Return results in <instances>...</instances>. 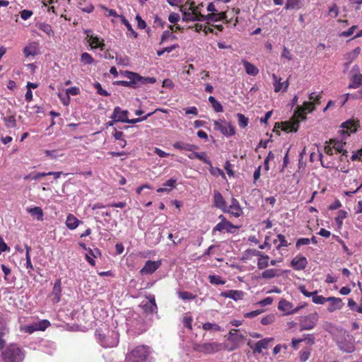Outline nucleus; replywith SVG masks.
<instances>
[{
    "label": "nucleus",
    "mask_w": 362,
    "mask_h": 362,
    "mask_svg": "<svg viewBox=\"0 0 362 362\" xmlns=\"http://www.w3.org/2000/svg\"><path fill=\"white\" fill-rule=\"evenodd\" d=\"M25 351L15 343L10 344L1 352V362H23Z\"/></svg>",
    "instance_id": "nucleus-1"
},
{
    "label": "nucleus",
    "mask_w": 362,
    "mask_h": 362,
    "mask_svg": "<svg viewBox=\"0 0 362 362\" xmlns=\"http://www.w3.org/2000/svg\"><path fill=\"white\" fill-rule=\"evenodd\" d=\"M95 335L101 346L105 348L116 346L119 342V334L113 330H106L105 332L101 329H97Z\"/></svg>",
    "instance_id": "nucleus-2"
},
{
    "label": "nucleus",
    "mask_w": 362,
    "mask_h": 362,
    "mask_svg": "<svg viewBox=\"0 0 362 362\" xmlns=\"http://www.w3.org/2000/svg\"><path fill=\"white\" fill-rule=\"evenodd\" d=\"M150 353L151 350L148 346H138L127 354L125 362H146Z\"/></svg>",
    "instance_id": "nucleus-3"
},
{
    "label": "nucleus",
    "mask_w": 362,
    "mask_h": 362,
    "mask_svg": "<svg viewBox=\"0 0 362 362\" xmlns=\"http://www.w3.org/2000/svg\"><path fill=\"white\" fill-rule=\"evenodd\" d=\"M182 13V20L184 21H204V16L202 15L197 10V7L194 6V3H190L187 7V3L180 8Z\"/></svg>",
    "instance_id": "nucleus-4"
},
{
    "label": "nucleus",
    "mask_w": 362,
    "mask_h": 362,
    "mask_svg": "<svg viewBox=\"0 0 362 362\" xmlns=\"http://www.w3.org/2000/svg\"><path fill=\"white\" fill-rule=\"evenodd\" d=\"M337 344L339 349L345 353H353L356 350V341L354 337L346 332L337 339Z\"/></svg>",
    "instance_id": "nucleus-5"
},
{
    "label": "nucleus",
    "mask_w": 362,
    "mask_h": 362,
    "mask_svg": "<svg viewBox=\"0 0 362 362\" xmlns=\"http://www.w3.org/2000/svg\"><path fill=\"white\" fill-rule=\"evenodd\" d=\"M317 320L318 315L317 313H313L309 315L302 317L299 320L300 331L313 329L315 327Z\"/></svg>",
    "instance_id": "nucleus-6"
},
{
    "label": "nucleus",
    "mask_w": 362,
    "mask_h": 362,
    "mask_svg": "<svg viewBox=\"0 0 362 362\" xmlns=\"http://www.w3.org/2000/svg\"><path fill=\"white\" fill-rule=\"evenodd\" d=\"M214 129L219 130L226 136H231L235 134L234 127L230 123L226 122L224 119L214 121Z\"/></svg>",
    "instance_id": "nucleus-7"
},
{
    "label": "nucleus",
    "mask_w": 362,
    "mask_h": 362,
    "mask_svg": "<svg viewBox=\"0 0 362 362\" xmlns=\"http://www.w3.org/2000/svg\"><path fill=\"white\" fill-rule=\"evenodd\" d=\"M315 110V106L312 102H304L303 105L297 106L295 111L294 115L299 118L301 121L306 119V112H312Z\"/></svg>",
    "instance_id": "nucleus-8"
},
{
    "label": "nucleus",
    "mask_w": 362,
    "mask_h": 362,
    "mask_svg": "<svg viewBox=\"0 0 362 362\" xmlns=\"http://www.w3.org/2000/svg\"><path fill=\"white\" fill-rule=\"evenodd\" d=\"M223 345L218 342H206L199 344L197 346L196 350L206 354H210L218 352L221 350Z\"/></svg>",
    "instance_id": "nucleus-9"
},
{
    "label": "nucleus",
    "mask_w": 362,
    "mask_h": 362,
    "mask_svg": "<svg viewBox=\"0 0 362 362\" xmlns=\"http://www.w3.org/2000/svg\"><path fill=\"white\" fill-rule=\"evenodd\" d=\"M359 126L358 121L354 119H349L342 123L340 130L341 134L344 138V135L349 136L351 133L355 132Z\"/></svg>",
    "instance_id": "nucleus-10"
},
{
    "label": "nucleus",
    "mask_w": 362,
    "mask_h": 362,
    "mask_svg": "<svg viewBox=\"0 0 362 362\" xmlns=\"http://www.w3.org/2000/svg\"><path fill=\"white\" fill-rule=\"evenodd\" d=\"M300 121L301 120L293 115L290 121L281 123V129L286 132H296L299 128Z\"/></svg>",
    "instance_id": "nucleus-11"
},
{
    "label": "nucleus",
    "mask_w": 362,
    "mask_h": 362,
    "mask_svg": "<svg viewBox=\"0 0 362 362\" xmlns=\"http://www.w3.org/2000/svg\"><path fill=\"white\" fill-rule=\"evenodd\" d=\"M161 265V261H151L148 260L146 262L144 267L140 270L142 275L151 274L155 272Z\"/></svg>",
    "instance_id": "nucleus-12"
},
{
    "label": "nucleus",
    "mask_w": 362,
    "mask_h": 362,
    "mask_svg": "<svg viewBox=\"0 0 362 362\" xmlns=\"http://www.w3.org/2000/svg\"><path fill=\"white\" fill-rule=\"evenodd\" d=\"M352 71L355 73L351 78V83L349 84V88H357L360 86H362V74L359 72V67L358 65H355L353 67Z\"/></svg>",
    "instance_id": "nucleus-13"
},
{
    "label": "nucleus",
    "mask_w": 362,
    "mask_h": 362,
    "mask_svg": "<svg viewBox=\"0 0 362 362\" xmlns=\"http://www.w3.org/2000/svg\"><path fill=\"white\" fill-rule=\"evenodd\" d=\"M85 33H86L87 37L89 38L88 41L92 49L100 48L101 50L104 49L105 44L102 38L92 35L91 30H85Z\"/></svg>",
    "instance_id": "nucleus-14"
},
{
    "label": "nucleus",
    "mask_w": 362,
    "mask_h": 362,
    "mask_svg": "<svg viewBox=\"0 0 362 362\" xmlns=\"http://www.w3.org/2000/svg\"><path fill=\"white\" fill-rule=\"evenodd\" d=\"M122 74L129 79L130 87L137 88L141 86L140 75L129 71H125Z\"/></svg>",
    "instance_id": "nucleus-15"
},
{
    "label": "nucleus",
    "mask_w": 362,
    "mask_h": 362,
    "mask_svg": "<svg viewBox=\"0 0 362 362\" xmlns=\"http://www.w3.org/2000/svg\"><path fill=\"white\" fill-rule=\"evenodd\" d=\"M301 307L293 308V305L289 301L284 299L281 300L279 303L278 308L286 313V315L297 313Z\"/></svg>",
    "instance_id": "nucleus-16"
},
{
    "label": "nucleus",
    "mask_w": 362,
    "mask_h": 362,
    "mask_svg": "<svg viewBox=\"0 0 362 362\" xmlns=\"http://www.w3.org/2000/svg\"><path fill=\"white\" fill-rule=\"evenodd\" d=\"M308 264V260L306 257L298 255H296L291 262V266L295 270H303L305 269Z\"/></svg>",
    "instance_id": "nucleus-17"
},
{
    "label": "nucleus",
    "mask_w": 362,
    "mask_h": 362,
    "mask_svg": "<svg viewBox=\"0 0 362 362\" xmlns=\"http://www.w3.org/2000/svg\"><path fill=\"white\" fill-rule=\"evenodd\" d=\"M128 115L129 112L127 110H123L119 107H115L111 119H115V121L126 123L128 119Z\"/></svg>",
    "instance_id": "nucleus-18"
},
{
    "label": "nucleus",
    "mask_w": 362,
    "mask_h": 362,
    "mask_svg": "<svg viewBox=\"0 0 362 362\" xmlns=\"http://www.w3.org/2000/svg\"><path fill=\"white\" fill-rule=\"evenodd\" d=\"M329 144L332 145V148L337 153H341V156H347V151L344 148L346 146V142L342 141V140L339 139H330L329 141ZM341 160H342V157H341Z\"/></svg>",
    "instance_id": "nucleus-19"
},
{
    "label": "nucleus",
    "mask_w": 362,
    "mask_h": 362,
    "mask_svg": "<svg viewBox=\"0 0 362 362\" xmlns=\"http://www.w3.org/2000/svg\"><path fill=\"white\" fill-rule=\"evenodd\" d=\"M226 211L235 217H239L243 213L242 208L238 201L235 198H231L230 204L228 206H227Z\"/></svg>",
    "instance_id": "nucleus-20"
},
{
    "label": "nucleus",
    "mask_w": 362,
    "mask_h": 362,
    "mask_svg": "<svg viewBox=\"0 0 362 362\" xmlns=\"http://www.w3.org/2000/svg\"><path fill=\"white\" fill-rule=\"evenodd\" d=\"M214 204L223 211H226L227 204L222 194L217 190L214 192Z\"/></svg>",
    "instance_id": "nucleus-21"
},
{
    "label": "nucleus",
    "mask_w": 362,
    "mask_h": 362,
    "mask_svg": "<svg viewBox=\"0 0 362 362\" xmlns=\"http://www.w3.org/2000/svg\"><path fill=\"white\" fill-rule=\"evenodd\" d=\"M272 78L274 80V91L276 93H278L279 91H281V90L285 92L288 89V81L286 80L284 82H281V78H278L276 74H273L272 75Z\"/></svg>",
    "instance_id": "nucleus-22"
},
{
    "label": "nucleus",
    "mask_w": 362,
    "mask_h": 362,
    "mask_svg": "<svg viewBox=\"0 0 362 362\" xmlns=\"http://www.w3.org/2000/svg\"><path fill=\"white\" fill-rule=\"evenodd\" d=\"M221 296L225 298H231L237 301L243 298L244 292L238 290H230L222 292Z\"/></svg>",
    "instance_id": "nucleus-23"
},
{
    "label": "nucleus",
    "mask_w": 362,
    "mask_h": 362,
    "mask_svg": "<svg viewBox=\"0 0 362 362\" xmlns=\"http://www.w3.org/2000/svg\"><path fill=\"white\" fill-rule=\"evenodd\" d=\"M61 292V279H57L54 284V287L51 293L52 300L54 303H58L60 300Z\"/></svg>",
    "instance_id": "nucleus-24"
},
{
    "label": "nucleus",
    "mask_w": 362,
    "mask_h": 362,
    "mask_svg": "<svg viewBox=\"0 0 362 362\" xmlns=\"http://www.w3.org/2000/svg\"><path fill=\"white\" fill-rule=\"evenodd\" d=\"M148 302L144 305V309L145 312L148 313H157V305L156 303V300L154 296H151L148 298Z\"/></svg>",
    "instance_id": "nucleus-25"
},
{
    "label": "nucleus",
    "mask_w": 362,
    "mask_h": 362,
    "mask_svg": "<svg viewBox=\"0 0 362 362\" xmlns=\"http://www.w3.org/2000/svg\"><path fill=\"white\" fill-rule=\"evenodd\" d=\"M273 341V338H265L259 341H257L255 344V348L254 349L255 352L258 354L262 353L263 349H267L269 342Z\"/></svg>",
    "instance_id": "nucleus-26"
},
{
    "label": "nucleus",
    "mask_w": 362,
    "mask_h": 362,
    "mask_svg": "<svg viewBox=\"0 0 362 362\" xmlns=\"http://www.w3.org/2000/svg\"><path fill=\"white\" fill-rule=\"evenodd\" d=\"M173 146H174V148H175L177 149L184 150V151H193L194 150L198 149V146L196 145L180 142V141L175 142L173 144Z\"/></svg>",
    "instance_id": "nucleus-27"
},
{
    "label": "nucleus",
    "mask_w": 362,
    "mask_h": 362,
    "mask_svg": "<svg viewBox=\"0 0 362 362\" xmlns=\"http://www.w3.org/2000/svg\"><path fill=\"white\" fill-rule=\"evenodd\" d=\"M243 64L244 65L246 73L250 76H257L259 73V69L252 63L243 60Z\"/></svg>",
    "instance_id": "nucleus-28"
},
{
    "label": "nucleus",
    "mask_w": 362,
    "mask_h": 362,
    "mask_svg": "<svg viewBox=\"0 0 362 362\" xmlns=\"http://www.w3.org/2000/svg\"><path fill=\"white\" fill-rule=\"evenodd\" d=\"M187 157L189 159H194L197 158L202 161H203L204 163L211 165V161L209 160V158L206 157V154L205 152H193L187 156Z\"/></svg>",
    "instance_id": "nucleus-29"
},
{
    "label": "nucleus",
    "mask_w": 362,
    "mask_h": 362,
    "mask_svg": "<svg viewBox=\"0 0 362 362\" xmlns=\"http://www.w3.org/2000/svg\"><path fill=\"white\" fill-rule=\"evenodd\" d=\"M23 54L25 57L35 56L37 54V46L35 42L29 44L23 49Z\"/></svg>",
    "instance_id": "nucleus-30"
},
{
    "label": "nucleus",
    "mask_w": 362,
    "mask_h": 362,
    "mask_svg": "<svg viewBox=\"0 0 362 362\" xmlns=\"http://www.w3.org/2000/svg\"><path fill=\"white\" fill-rule=\"evenodd\" d=\"M100 255V252L98 249L96 248L94 250H91V249L88 248V253L86 254V259L90 265L95 266V262L93 258V257L95 258V257H97L98 255Z\"/></svg>",
    "instance_id": "nucleus-31"
},
{
    "label": "nucleus",
    "mask_w": 362,
    "mask_h": 362,
    "mask_svg": "<svg viewBox=\"0 0 362 362\" xmlns=\"http://www.w3.org/2000/svg\"><path fill=\"white\" fill-rule=\"evenodd\" d=\"M361 53L360 47H356L351 52L346 53L344 56L345 59L347 61L346 65L351 64L354 59H356L359 54Z\"/></svg>",
    "instance_id": "nucleus-32"
},
{
    "label": "nucleus",
    "mask_w": 362,
    "mask_h": 362,
    "mask_svg": "<svg viewBox=\"0 0 362 362\" xmlns=\"http://www.w3.org/2000/svg\"><path fill=\"white\" fill-rule=\"evenodd\" d=\"M226 14L225 13H212L207 16H204V21L211 20L212 21H218L221 20H226Z\"/></svg>",
    "instance_id": "nucleus-33"
},
{
    "label": "nucleus",
    "mask_w": 362,
    "mask_h": 362,
    "mask_svg": "<svg viewBox=\"0 0 362 362\" xmlns=\"http://www.w3.org/2000/svg\"><path fill=\"white\" fill-rule=\"evenodd\" d=\"M303 6L301 0H286L284 8L286 10L300 9Z\"/></svg>",
    "instance_id": "nucleus-34"
},
{
    "label": "nucleus",
    "mask_w": 362,
    "mask_h": 362,
    "mask_svg": "<svg viewBox=\"0 0 362 362\" xmlns=\"http://www.w3.org/2000/svg\"><path fill=\"white\" fill-rule=\"evenodd\" d=\"M344 303L341 298H337L336 300L332 302L327 308V310L329 313H333L335 310H340L342 308Z\"/></svg>",
    "instance_id": "nucleus-35"
},
{
    "label": "nucleus",
    "mask_w": 362,
    "mask_h": 362,
    "mask_svg": "<svg viewBox=\"0 0 362 362\" xmlns=\"http://www.w3.org/2000/svg\"><path fill=\"white\" fill-rule=\"evenodd\" d=\"M209 101L216 112H221L223 111L222 105L217 101L214 96H209Z\"/></svg>",
    "instance_id": "nucleus-36"
},
{
    "label": "nucleus",
    "mask_w": 362,
    "mask_h": 362,
    "mask_svg": "<svg viewBox=\"0 0 362 362\" xmlns=\"http://www.w3.org/2000/svg\"><path fill=\"white\" fill-rule=\"evenodd\" d=\"M279 274L278 270L275 269H269L264 271L262 274V277L264 279H272L278 276Z\"/></svg>",
    "instance_id": "nucleus-37"
},
{
    "label": "nucleus",
    "mask_w": 362,
    "mask_h": 362,
    "mask_svg": "<svg viewBox=\"0 0 362 362\" xmlns=\"http://www.w3.org/2000/svg\"><path fill=\"white\" fill-rule=\"evenodd\" d=\"M5 125L8 128H13L16 126V118L13 115H9L3 118Z\"/></svg>",
    "instance_id": "nucleus-38"
},
{
    "label": "nucleus",
    "mask_w": 362,
    "mask_h": 362,
    "mask_svg": "<svg viewBox=\"0 0 362 362\" xmlns=\"http://www.w3.org/2000/svg\"><path fill=\"white\" fill-rule=\"evenodd\" d=\"M28 211L32 216L35 217L37 220L42 219L43 213L40 207L35 206L34 208H31Z\"/></svg>",
    "instance_id": "nucleus-39"
},
{
    "label": "nucleus",
    "mask_w": 362,
    "mask_h": 362,
    "mask_svg": "<svg viewBox=\"0 0 362 362\" xmlns=\"http://www.w3.org/2000/svg\"><path fill=\"white\" fill-rule=\"evenodd\" d=\"M80 221L74 215L69 214L66 221V226H78Z\"/></svg>",
    "instance_id": "nucleus-40"
},
{
    "label": "nucleus",
    "mask_w": 362,
    "mask_h": 362,
    "mask_svg": "<svg viewBox=\"0 0 362 362\" xmlns=\"http://www.w3.org/2000/svg\"><path fill=\"white\" fill-rule=\"evenodd\" d=\"M8 333V328L7 327H0V349H2L6 344V341L3 337Z\"/></svg>",
    "instance_id": "nucleus-41"
},
{
    "label": "nucleus",
    "mask_w": 362,
    "mask_h": 362,
    "mask_svg": "<svg viewBox=\"0 0 362 362\" xmlns=\"http://www.w3.org/2000/svg\"><path fill=\"white\" fill-rule=\"evenodd\" d=\"M209 279L210 283L214 285H223L226 283V281L218 275H209Z\"/></svg>",
    "instance_id": "nucleus-42"
},
{
    "label": "nucleus",
    "mask_w": 362,
    "mask_h": 362,
    "mask_svg": "<svg viewBox=\"0 0 362 362\" xmlns=\"http://www.w3.org/2000/svg\"><path fill=\"white\" fill-rule=\"evenodd\" d=\"M269 256L265 255L262 258H259L257 261V267L259 269H263L269 266Z\"/></svg>",
    "instance_id": "nucleus-43"
},
{
    "label": "nucleus",
    "mask_w": 362,
    "mask_h": 362,
    "mask_svg": "<svg viewBox=\"0 0 362 362\" xmlns=\"http://www.w3.org/2000/svg\"><path fill=\"white\" fill-rule=\"evenodd\" d=\"M38 28L47 34L48 35H51L53 33V30L50 25L45 23H40L37 25Z\"/></svg>",
    "instance_id": "nucleus-44"
},
{
    "label": "nucleus",
    "mask_w": 362,
    "mask_h": 362,
    "mask_svg": "<svg viewBox=\"0 0 362 362\" xmlns=\"http://www.w3.org/2000/svg\"><path fill=\"white\" fill-rule=\"evenodd\" d=\"M177 294H178V296L184 300H194L196 298L195 295H193L192 293H191L188 291H179L177 293Z\"/></svg>",
    "instance_id": "nucleus-45"
},
{
    "label": "nucleus",
    "mask_w": 362,
    "mask_h": 362,
    "mask_svg": "<svg viewBox=\"0 0 362 362\" xmlns=\"http://www.w3.org/2000/svg\"><path fill=\"white\" fill-rule=\"evenodd\" d=\"M94 59L91 55L87 52H83L81 56V62L83 64H90L93 62Z\"/></svg>",
    "instance_id": "nucleus-46"
},
{
    "label": "nucleus",
    "mask_w": 362,
    "mask_h": 362,
    "mask_svg": "<svg viewBox=\"0 0 362 362\" xmlns=\"http://www.w3.org/2000/svg\"><path fill=\"white\" fill-rule=\"evenodd\" d=\"M238 124L241 128H245L248 124V118L241 113L237 114Z\"/></svg>",
    "instance_id": "nucleus-47"
},
{
    "label": "nucleus",
    "mask_w": 362,
    "mask_h": 362,
    "mask_svg": "<svg viewBox=\"0 0 362 362\" xmlns=\"http://www.w3.org/2000/svg\"><path fill=\"white\" fill-rule=\"evenodd\" d=\"M154 112H149V113H148L147 115H146L145 116H144L142 117L131 119L128 118L126 123L132 124H136V123L144 121V120L147 119L148 117L151 116Z\"/></svg>",
    "instance_id": "nucleus-48"
},
{
    "label": "nucleus",
    "mask_w": 362,
    "mask_h": 362,
    "mask_svg": "<svg viewBox=\"0 0 362 362\" xmlns=\"http://www.w3.org/2000/svg\"><path fill=\"white\" fill-rule=\"evenodd\" d=\"M308 98L310 100L309 102H312L314 105H320V99L322 98V93H319L317 95H315V93H311L308 95Z\"/></svg>",
    "instance_id": "nucleus-49"
},
{
    "label": "nucleus",
    "mask_w": 362,
    "mask_h": 362,
    "mask_svg": "<svg viewBox=\"0 0 362 362\" xmlns=\"http://www.w3.org/2000/svg\"><path fill=\"white\" fill-rule=\"evenodd\" d=\"M93 86L96 89L98 94L103 95V96L110 95V93L107 90L103 89L101 84L100 83L95 82L93 84Z\"/></svg>",
    "instance_id": "nucleus-50"
},
{
    "label": "nucleus",
    "mask_w": 362,
    "mask_h": 362,
    "mask_svg": "<svg viewBox=\"0 0 362 362\" xmlns=\"http://www.w3.org/2000/svg\"><path fill=\"white\" fill-rule=\"evenodd\" d=\"M204 330H211L214 329L216 331H221V327L217 324H214L211 322H206L202 326Z\"/></svg>",
    "instance_id": "nucleus-51"
},
{
    "label": "nucleus",
    "mask_w": 362,
    "mask_h": 362,
    "mask_svg": "<svg viewBox=\"0 0 362 362\" xmlns=\"http://www.w3.org/2000/svg\"><path fill=\"white\" fill-rule=\"evenodd\" d=\"M347 213L344 211H339L338 216L335 218L337 224L340 226L343 224V220L346 217Z\"/></svg>",
    "instance_id": "nucleus-52"
},
{
    "label": "nucleus",
    "mask_w": 362,
    "mask_h": 362,
    "mask_svg": "<svg viewBox=\"0 0 362 362\" xmlns=\"http://www.w3.org/2000/svg\"><path fill=\"white\" fill-rule=\"evenodd\" d=\"M310 243V238H301L297 240L296 247L297 249H300L301 246L308 245Z\"/></svg>",
    "instance_id": "nucleus-53"
},
{
    "label": "nucleus",
    "mask_w": 362,
    "mask_h": 362,
    "mask_svg": "<svg viewBox=\"0 0 362 362\" xmlns=\"http://www.w3.org/2000/svg\"><path fill=\"white\" fill-rule=\"evenodd\" d=\"M177 47H178V45L175 44V45H173L172 46H170V47H164L163 49H160V50H158L157 51V55L160 57L162 56L165 52H171L173 50H174L175 49H176Z\"/></svg>",
    "instance_id": "nucleus-54"
},
{
    "label": "nucleus",
    "mask_w": 362,
    "mask_h": 362,
    "mask_svg": "<svg viewBox=\"0 0 362 362\" xmlns=\"http://www.w3.org/2000/svg\"><path fill=\"white\" fill-rule=\"evenodd\" d=\"M275 320V316L273 314H270L263 317L261 320V323L264 325L272 324Z\"/></svg>",
    "instance_id": "nucleus-55"
},
{
    "label": "nucleus",
    "mask_w": 362,
    "mask_h": 362,
    "mask_svg": "<svg viewBox=\"0 0 362 362\" xmlns=\"http://www.w3.org/2000/svg\"><path fill=\"white\" fill-rule=\"evenodd\" d=\"M279 244L276 246V249H280L281 247H287L288 245H291V243H288L287 240H286L284 235L279 234L277 236Z\"/></svg>",
    "instance_id": "nucleus-56"
},
{
    "label": "nucleus",
    "mask_w": 362,
    "mask_h": 362,
    "mask_svg": "<svg viewBox=\"0 0 362 362\" xmlns=\"http://www.w3.org/2000/svg\"><path fill=\"white\" fill-rule=\"evenodd\" d=\"M312 300L315 304H324L325 303V297L322 296H317V293H314L312 297Z\"/></svg>",
    "instance_id": "nucleus-57"
},
{
    "label": "nucleus",
    "mask_w": 362,
    "mask_h": 362,
    "mask_svg": "<svg viewBox=\"0 0 362 362\" xmlns=\"http://www.w3.org/2000/svg\"><path fill=\"white\" fill-rule=\"evenodd\" d=\"M116 62L117 64L127 65L129 63L128 57L122 55H117L115 57Z\"/></svg>",
    "instance_id": "nucleus-58"
},
{
    "label": "nucleus",
    "mask_w": 362,
    "mask_h": 362,
    "mask_svg": "<svg viewBox=\"0 0 362 362\" xmlns=\"http://www.w3.org/2000/svg\"><path fill=\"white\" fill-rule=\"evenodd\" d=\"M169 38L175 39V36L174 35H173V33L168 30L164 31L163 33L160 44H163L165 40H167Z\"/></svg>",
    "instance_id": "nucleus-59"
},
{
    "label": "nucleus",
    "mask_w": 362,
    "mask_h": 362,
    "mask_svg": "<svg viewBox=\"0 0 362 362\" xmlns=\"http://www.w3.org/2000/svg\"><path fill=\"white\" fill-rule=\"evenodd\" d=\"M25 259H26L25 266H26L27 269H28V273L30 275H32L31 271L33 270L34 268H33V266L31 262L30 255L28 254H25Z\"/></svg>",
    "instance_id": "nucleus-60"
},
{
    "label": "nucleus",
    "mask_w": 362,
    "mask_h": 362,
    "mask_svg": "<svg viewBox=\"0 0 362 362\" xmlns=\"http://www.w3.org/2000/svg\"><path fill=\"white\" fill-rule=\"evenodd\" d=\"M141 80V86L143 84L146 83H154L156 82V78L154 77H144L140 76Z\"/></svg>",
    "instance_id": "nucleus-61"
},
{
    "label": "nucleus",
    "mask_w": 362,
    "mask_h": 362,
    "mask_svg": "<svg viewBox=\"0 0 362 362\" xmlns=\"http://www.w3.org/2000/svg\"><path fill=\"white\" fill-rule=\"evenodd\" d=\"M357 28H358L357 25H353L351 28H349L348 30L342 32L340 34V36L349 37L354 33V31L357 29Z\"/></svg>",
    "instance_id": "nucleus-62"
},
{
    "label": "nucleus",
    "mask_w": 362,
    "mask_h": 362,
    "mask_svg": "<svg viewBox=\"0 0 362 362\" xmlns=\"http://www.w3.org/2000/svg\"><path fill=\"white\" fill-rule=\"evenodd\" d=\"M122 23L125 25V26L127 27L128 31H130L132 35H134V37H137V34L133 30L131 24L129 23V21L125 18H122Z\"/></svg>",
    "instance_id": "nucleus-63"
},
{
    "label": "nucleus",
    "mask_w": 362,
    "mask_h": 362,
    "mask_svg": "<svg viewBox=\"0 0 362 362\" xmlns=\"http://www.w3.org/2000/svg\"><path fill=\"white\" fill-rule=\"evenodd\" d=\"M32 15H33V11H29V10L25 9L21 12V18L25 21L30 18L32 16Z\"/></svg>",
    "instance_id": "nucleus-64"
}]
</instances>
